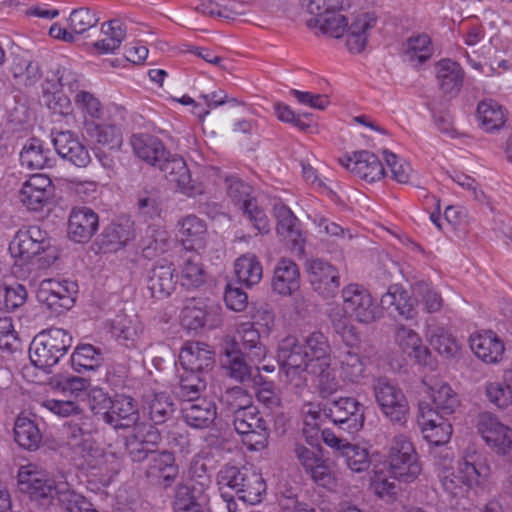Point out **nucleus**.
<instances>
[{
  "label": "nucleus",
  "mask_w": 512,
  "mask_h": 512,
  "mask_svg": "<svg viewBox=\"0 0 512 512\" xmlns=\"http://www.w3.org/2000/svg\"><path fill=\"white\" fill-rule=\"evenodd\" d=\"M490 476V466L480 453L465 452L456 470L443 469L440 481L443 489L453 497L464 495L469 489L482 487Z\"/></svg>",
  "instance_id": "obj_1"
},
{
  "label": "nucleus",
  "mask_w": 512,
  "mask_h": 512,
  "mask_svg": "<svg viewBox=\"0 0 512 512\" xmlns=\"http://www.w3.org/2000/svg\"><path fill=\"white\" fill-rule=\"evenodd\" d=\"M12 255L24 261H35L39 267L52 265L57 259L56 249L48 233L32 225L20 229L9 247Z\"/></svg>",
  "instance_id": "obj_2"
},
{
  "label": "nucleus",
  "mask_w": 512,
  "mask_h": 512,
  "mask_svg": "<svg viewBox=\"0 0 512 512\" xmlns=\"http://www.w3.org/2000/svg\"><path fill=\"white\" fill-rule=\"evenodd\" d=\"M220 490L232 489L238 499L245 503L257 504L266 491L262 475L250 467L224 466L217 474Z\"/></svg>",
  "instance_id": "obj_3"
},
{
  "label": "nucleus",
  "mask_w": 512,
  "mask_h": 512,
  "mask_svg": "<svg viewBox=\"0 0 512 512\" xmlns=\"http://www.w3.org/2000/svg\"><path fill=\"white\" fill-rule=\"evenodd\" d=\"M72 345V336L61 328H49L38 333L30 343L29 358L40 369L56 365Z\"/></svg>",
  "instance_id": "obj_4"
},
{
  "label": "nucleus",
  "mask_w": 512,
  "mask_h": 512,
  "mask_svg": "<svg viewBox=\"0 0 512 512\" xmlns=\"http://www.w3.org/2000/svg\"><path fill=\"white\" fill-rule=\"evenodd\" d=\"M227 197L240 209L260 234L270 231L268 217L253 196V187L235 174L222 176Z\"/></svg>",
  "instance_id": "obj_5"
},
{
  "label": "nucleus",
  "mask_w": 512,
  "mask_h": 512,
  "mask_svg": "<svg viewBox=\"0 0 512 512\" xmlns=\"http://www.w3.org/2000/svg\"><path fill=\"white\" fill-rule=\"evenodd\" d=\"M387 462L388 472L398 482L411 483L418 478L422 471L414 445L403 434L396 435L392 439Z\"/></svg>",
  "instance_id": "obj_6"
},
{
  "label": "nucleus",
  "mask_w": 512,
  "mask_h": 512,
  "mask_svg": "<svg viewBox=\"0 0 512 512\" xmlns=\"http://www.w3.org/2000/svg\"><path fill=\"white\" fill-rule=\"evenodd\" d=\"M277 359L286 377L296 387L305 385L306 379L303 375L305 372L317 373L316 364L310 361L304 346L294 336H287L281 340L278 345Z\"/></svg>",
  "instance_id": "obj_7"
},
{
  "label": "nucleus",
  "mask_w": 512,
  "mask_h": 512,
  "mask_svg": "<svg viewBox=\"0 0 512 512\" xmlns=\"http://www.w3.org/2000/svg\"><path fill=\"white\" fill-rule=\"evenodd\" d=\"M342 299L345 315L359 323L370 324L381 316L372 295L362 285L352 283L345 286Z\"/></svg>",
  "instance_id": "obj_8"
},
{
  "label": "nucleus",
  "mask_w": 512,
  "mask_h": 512,
  "mask_svg": "<svg viewBox=\"0 0 512 512\" xmlns=\"http://www.w3.org/2000/svg\"><path fill=\"white\" fill-rule=\"evenodd\" d=\"M373 391L383 414L391 422L403 425L409 414V406L402 390L387 378L379 377L373 382Z\"/></svg>",
  "instance_id": "obj_9"
},
{
  "label": "nucleus",
  "mask_w": 512,
  "mask_h": 512,
  "mask_svg": "<svg viewBox=\"0 0 512 512\" xmlns=\"http://www.w3.org/2000/svg\"><path fill=\"white\" fill-rule=\"evenodd\" d=\"M323 414L348 433L359 431L364 424L362 405L352 397H341L327 402L323 407Z\"/></svg>",
  "instance_id": "obj_10"
},
{
  "label": "nucleus",
  "mask_w": 512,
  "mask_h": 512,
  "mask_svg": "<svg viewBox=\"0 0 512 512\" xmlns=\"http://www.w3.org/2000/svg\"><path fill=\"white\" fill-rule=\"evenodd\" d=\"M76 285L67 280L44 279L37 290V300L57 314L70 309L75 302Z\"/></svg>",
  "instance_id": "obj_11"
},
{
  "label": "nucleus",
  "mask_w": 512,
  "mask_h": 512,
  "mask_svg": "<svg viewBox=\"0 0 512 512\" xmlns=\"http://www.w3.org/2000/svg\"><path fill=\"white\" fill-rule=\"evenodd\" d=\"M478 430L494 452L512 463V429L501 423L491 414H483L479 418Z\"/></svg>",
  "instance_id": "obj_12"
},
{
  "label": "nucleus",
  "mask_w": 512,
  "mask_h": 512,
  "mask_svg": "<svg viewBox=\"0 0 512 512\" xmlns=\"http://www.w3.org/2000/svg\"><path fill=\"white\" fill-rule=\"evenodd\" d=\"M64 434L70 449L84 458L87 464L92 465L90 458H97L102 455L101 450L95 445L89 419L84 418L78 422H69L64 428Z\"/></svg>",
  "instance_id": "obj_13"
},
{
  "label": "nucleus",
  "mask_w": 512,
  "mask_h": 512,
  "mask_svg": "<svg viewBox=\"0 0 512 512\" xmlns=\"http://www.w3.org/2000/svg\"><path fill=\"white\" fill-rule=\"evenodd\" d=\"M321 437L327 446L339 452L351 471L361 473L370 467L371 461L366 448L349 443L347 440L336 436L330 429L322 430Z\"/></svg>",
  "instance_id": "obj_14"
},
{
  "label": "nucleus",
  "mask_w": 512,
  "mask_h": 512,
  "mask_svg": "<svg viewBox=\"0 0 512 512\" xmlns=\"http://www.w3.org/2000/svg\"><path fill=\"white\" fill-rule=\"evenodd\" d=\"M308 276L315 292L324 298L335 295L340 286V276L337 268L323 259H312L308 262Z\"/></svg>",
  "instance_id": "obj_15"
},
{
  "label": "nucleus",
  "mask_w": 512,
  "mask_h": 512,
  "mask_svg": "<svg viewBox=\"0 0 512 512\" xmlns=\"http://www.w3.org/2000/svg\"><path fill=\"white\" fill-rule=\"evenodd\" d=\"M154 167H157L169 182L175 183L187 196H194L200 192L192 181L190 171L182 157L167 151L165 157L160 158Z\"/></svg>",
  "instance_id": "obj_16"
},
{
  "label": "nucleus",
  "mask_w": 512,
  "mask_h": 512,
  "mask_svg": "<svg viewBox=\"0 0 512 512\" xmlns=\"http://www.w3.org/2000/svg\"><path fill=\"white\" fill-rule=\"evenodd\" d=\"M222 368L226 376L235 382L245 384L254 380L253 367L245 360L239 343L227 338L223 345Z\"/></svg>",
  "instance_id": "obj_17"
},
{
  "label": "nucleus",
  "mask_w": 512,
  "mask_h": 512,
  "mask_svg": "<svg viewBox=\"0 0 512 512\" xmlns=\"http://www.w3.org/2000/svg\"><path fill=\"white\" fill-rule=\"evenodd\" d=\"M394 340L403 353L413 357L420 365L427 366L430 369L435 368V359L429 349L422 345L421 337L416 331L404 324H396Z\"/></svg>",
  "instance_id": "obj_18"
},
{
  "label": "nucleus",
  "mask_w": 512,
  "mask_h": 512,
  "mask_svg": "<svg viewBox=\"0 0 512 512\" xmlns=\"http://www.w3.org/2000/svg\"><path fill=\"white\" fill-rule=\"evenodd\" d=\"M339 162L355 176L370 183L380 180L385 175L383 164L370 151L354 152L353 156L341 158Z\"/></svg>",
  "instance_id": "obj_19"
},
{
  "label": "nucleus",
  "mask_w": 512,
  "mask_h": 512,
  "mask_svg": "<svg viewBox=\"0 0 512 512\" xmlns=\"http://www.w3.org/2000/svg\"><path fill=\"white\" fill-rule=\"evenodd\" d=\"M179 473L174 454L167 450L154 451L150 455L145 476L150 482L161 485L164 488L170 487Z\"/></svg>",
  "instance_id": "obj_20"
},
{
  "label": "nucleus",
  "mask_w": 512,
  "mask_h": 512,
  "mask_svg": "<svg viewBox=\"0 0 512 512\" xmlns=\"http://www.w3.org/2000/svg\"><path fill=\"white\" fill-rule=\"evenodd\" d=\"M52 182L44 174H34L22 185L19 201L32 211H40L52 197Z\"/></svg>",
  "instance_id": "obj_21"
},
{
  "label": "nucleus",
  "mask_w": 512,
  "mask_h": 512,
  "mask_svg": "<svg viewBox=\"0 0 512 512\" xmlns=\"http://www.w3.org/2000/svg\"><path fill=\"white\" fill-rule=\"evenodd\" d=\"M133 238V222L128 218H122L103 230L96 240V245L100 252L113 253L124 248Z\"/></svg>",
  "instance_id": "obj_22"
},
{
  "label": "nucleus",
  "mask_w": 512,
  "mask_h": 512,
  "mask_svg": "<svg viewBox=\"0 0 512 512\" xmlns=\"http://www.w3.org/2000/svg\"><path fill=\"white\" fill-rule=\"evenodd\" d=\"M183 369L206 373L214 365V353L209 346L201 342H187L179 355Z\"/></svg>",
  "instance_id": "obj_23"
},
{
  "label": "nucleus",
  "mask_w": 512,
  "mask_h": 512,
  "mask_svg": "<svg viewBox=\"0 0 512 512\" xmlns=\"http://www.w3.org/2000/svg\"><path fill=\"white\" fill-rule=\"evenodd\" d=\"M469 344L473 353L489 364L500 361L505 349L500 338L491 330L472 334Z\"/></svg>",
  "instance_id": "obj_24"
},
{
  "label": "nucleus",
  "mask_w": 512,
  "mask_h": 512,
  "mask_svg": "<svg viewBox=\"0 0 512 512\" xmlns=\"http://www.w3.org/2000/svg\"><path fill=\"white\" fill-rule=\"evenodd\" d=\"M98 215L88 207H76L69 216L68 233L76 242L88 241L97 231Z\"/></svg>",
  "instance_id": "obj_25"
},
{
  "label": "nucleus",
  "mask_w": 512,
  "mask_h": 512,
  "mask_svg": "<svg viewBox=\"0 0 512 512\" xmlns=\"http://www.w3.org/2000/svg\"><path fill=\"white\" fill-rule=\"evenodd\" d=\"M185 423L196 429L209 427L216 419V405L206 398L185 401L181 408Z\"/></svg>",
  "instance_id": "obj_26"
},
{
  "label": "nucleus",
  "mask_w": 512,
  "mask_h": 512,
  "mask_svg": "<svg viewBox=\"0 0 512 512\" xmlns=\"http://www.w3.org/2000/svg\"><path fill=\"white\" fill-rule=\"evenodd\" d=\"M271 286L282 296L292 295L300 288V272L297 264L288 258H281L274 268Z\"/></svg>",
  "instance_id": "obj_27"
},
{
  "label": "nucleus",
  "mask_w": 512,
  "mask_h": 512,
  "mask_svg": "<svg viewBox=\"0 0 512 512\" xmlns=\"http://www.w3.org/2000/svg\"><path fill=\"white\" fill-rule=\"evenodd\" d=\"M52 142L56 152L63 159L70 161L78 167H84L89 163L90 157L87 149L79 142L72 132H57L54 135Z\"/></svg>",
  "instance_id": "obj_28"
},
{
  "label": "nucleus",
  "mask_w": 512,
  "mask_h": 512,
  "mask_svg": "<svg viewBox=\"0 0 512 512\" xmlns=\"http://www.w3.org/2000/svg\"><path fill=\"white\" fill-rule=\"evenodd\" d=\"M142 410L153 424L162 425L172 419L175 404L168 393L152 392L144 395Z\"/></svg>",
  "instance_id": "obj_29"
},
{
  "label": "nucleus",
  "mask_w": 512,
  "mask_h": 512,
  "mask_svg": "<svg viewBox=\"0 0 512 512\" xmlns=\"http://www.w3.org/2000/svg\"><path fill=\"white\" fill-rule=\"evenodd\" d=\"M423 383L428 387L433 409H435L434 414L449 415L454 412L459 401L456 393L447 383L427 376L424 377Z\"/></svg>",
  "instance_id": "obj_30"
},
{
  "label": "nucleus",
  "mask_w": 512,
  "mask_h": 512,
  "mask_svg": "<svg viewBox=\"0 0 512 512\" xmlns=\"http://www.w3.org/2000/svg\"><path fill=\"white\" fill-rule=\"evenodd\" d=\"M435 73L440 90L450 97L457 96L464 80L461 66L450 59H442L436 63Z\"/></svg>",
  "instance_id": "obj_31"
},
{
  "label": "nucleus",
  "mask_w": 512,
  "mask_h": 512,
  "mask_svg": "<svg viewBox=\"0 0 512 512\" xmlns=\"http://www.w3.org/2000/svg\"><path fill=\"white\" fill-rule=\"evenodd\" d=\"M175 269L172 263L155 265L147 277V288L155 298L168 297L176 287Z\"/></svg>",
  "instance_id": "obj_32"
},
{
  "label": "nucleus",
  "mask_w": 512,
  "mask_h": 512,
  "mask_svg": "<svg viewBox=\"0 0 512 512\" xmlns=\"http://www.w3.org/2000/svg\"><path fill=\"white\" fill-rule=\"evenodd\" d=\"M377 22L373 13L364 12L356 15L349 25L347 32L346 46L352 53H360L367 44L368 31L372 29Z\"/></svg>",
  "instance_id": "obj_33"
},
{
  "label": "nucleus",
  "mask_w": 512,
  "mask_h": 512,
  "mask_svg": "<svg viewBox=\"0 0 512 512\" xmlns=\"http://www.w3.org/2000/svg\"><path fill=\"white\" fill-rule=\"evenodd\" d=\"M19 483L21 490L28 493L32 499L48 498L55 489L54 480L44 471H20Z\"/></svg>",
  "instance_id": "obj_34"
},
{
  "label": "nucleus",
  "mask_w": 512,
  "mask_h": 512,
  "mask_svg": "<svg viewBox=\"0 0 512 512\" xmlns=\"http://www.w3.org/2000/svg\"><path fill=\"white\" fill-rule=\"evenodd\" d=\"M422 433L424 438L435 446L446 444L452 435L451 424L443 418V415L434 414L433 410L422 412Z\"/></svg>",
  "instance_id": "obj_35"
},
{
  "label": "nucleus",
  "mask_w": 512,
  "mask_h": 512,
  "mask_svg": "<svg viewBox=\"0 0 512 512\" xmlns=\"http://www.w3.org/2000/svg\"><path fill=\"white\" fill-rule=\"evenodd\" d=\"M142 323L138 315L121 313L111 323V332L126 347L134 346L142 333Z\"/></svg>",
  "instance_id": "obj_36"
},
{
  "label": "nucleus",
  "mask_w": 512,
  "mask_h": 512,
  "mask_svg": "<svg viewBox=\"0 0 512 512\" xmlns=\"http://www.w3.org/2000/svg\"><path fill=\"white\" fill-rule=\"evenodd\" d=\"M110 416L114 423H108L115 429L129 428L136 424L139 419L138 406L136 401L128 395H116L112 402Z\"/></svg>",
  "instance_id": "obj_37"
},
{
  "label": "nucleus",
  "mask_w": 512,
  "mask_h": 512,
  "mask_svg": "<svg viewBox=\"0 0 512 512\" xmlns=\"http://www.w3.org/2000/svg\"><path fill=\"white\" fill-rule=\"evenodd\" d=\"M130 142L137 157L151 166H155L167 152L161 140L149 134H134Z\"/></svg>",
  "instance_id": "obj_38"
},
{
  "label": "nucleus",
  "mask_w": 512,
  "mask_h": 512,
  "mask_svg": "<svg viewBox=\"0 0 512 512\" xmlns=\"http://www.w3.org/2000/svg\"><path fill=\"white\" fill-rule=\"evenodd\" d=\"M83 130L90 140L103 146L113 148L119 146L122 142L121 130L115 124L87 121L83 122Z\"/></svg>",
  "instance_id": "obj_39"
},
{
  "label": "nucleus",
  "mask_w": 512,
  "mask_h": 512,
  "mask_svg": "<svg viewBox=\"0 0 512 512\" xmlns=\"http://www.w3.org/2000/svg\"><path fill=\"white\" fill-rule=\"evenodd\" d=\"M181 240L188 248L199 249L204 246L207 227L205 222L195 215H188L180 223Z\"/></svg>",
  "instance_id": "obj_40"
},
{
  "label": "nucleus",
  "mask_w": 512,
  "mask_h": 512,
  "mask_svg": "<svg viewBox=\"0 0 512 512\" xmlns=\"http://www.w3.org/2000/svg\"><path fill=\"white\" fill-rule=\"evenodd\" d=\"M180 375L177 395L183 401L199 399V395L206 390L208 374L183 369Z\"/></svg>",
  "instance_id": "obj_41"
},
{
  "label": "nucleus",
  "mask_w": 512,
  "mask_h": 512,
  "mask_svg": "<svg viewBox=\"0 0 512 512\" xmlns=\"http://www.w3.org/2000/svg\"><path fill=\"white\" fill-rule=\"evenodd\" d=\"M103 354L100 349L91 344L78 345L71 355V364L78 373L94 371L103 363Z\"/></svg>",
  "instance_id": "obj_42"
},
{
  "label": "nucleus",
  "mask_w": 512,
  "mask_h": 512,
  "mask_svg": "<svg viewBox=\"0 0 512 512\" xmlns=\"http://www.w3.org/2000/svg\"><path fill=\"white\" fill-rule=\"evenodd\" d=\"M432 53L431 40L427 34L413 35L403 45L404 58L413 65L426 62Z\"/></svg>",
  "instance_id": "obj_43"
},
{
  "label": "nucleus",
  "mask_w": 512,
  "mask_h": 512,
  "mask_svg": "<svg viewBox=\"0 0 512 512\" xmlns=\"http://www.w3.org/2000/svg\"><path fill=\"white\" fill-rule=\"evenodd\" d=\"M21 165L27 169H43L49 166V150L36 138L27 141L20 152Z\"/></svg>",
  "instance_id": "obj_44"
},
{
  "label": "nucleus",
  "mask_w": 512,
  "mask_h": 512,
  "mask_svg": "<svg viewBox=\"0 0 512 512\" xmlns=\"http://www.w3.org/2000/svg\"><path fill=\"white\" fill-rule=\"evenodd\" d=\"M262 265L253 254H245L235 261V274L238 281L247 287L256 285L262 279Z\"/></svg>",
  "instance_id": "obj_45"
},
{
  "label": "nucleus",
  "mask_w": 512,
  "mask_h": 512,
  "mask_svg": "<svg viewBox=\"0 0 512 512\" xmlns=\"http://www.w3.org/2000/svg\"><path fill=\"white\" fill-rule=\"evenodd\" d=\"M337 359L340 373L345 380L357 383L364 377L366 365L358 353L346 349L339 352Z\"/></svg>",
  "instance_id": "obj_46"
},
{
  "label": "nucleus",
  "mask_w": 512,
  "mask_h": 512,
  "mask_svg": "<svg viewBox=\"0 0 512 512\" xmlns=\"http://www.w3.org/2000/svg\"><path fill=\"white\" fill-rule=\"evenodd\" d=\"M101 31L105 37L93 44L94 48L101 53L114 52L120 47L126 36V29L118 20H111L102 24Z\"/></svg>",
  "instance_id": "obj_47"
},
{
  "label": "nucleus",
  "mask_w": 512,
  "mask_h": 512,
  "mask_svg": "<svg viewBox=\"0 0 512 512\" xmlns=\"http://www.w3.org/2000/svg\"><path fill=\"white\" fill-rule=\"evenodd\" d=\"M237 333L241 337L242 345L249 352L252 361H261L266 357V347L261 343L260 333L255 323L244 322L239 324Z\"/></svg>",
  "instance_id": "obj_48"
},
{
  "label": "nucleus",
  "mask_w": 512,
  "mask_h": 512,
  "mask_svg": "<svg viewBox=\"0 0 512 512\" xmlns=\"http://www.w3.org/2000/svg\"><path fill=\"white\" fill-rule=\"evenodd\" d=\"M305 350L310 361L327 365L330 362L331 346L327 336L321 331H313L305 338Z\"/></svg>",
  "instance_id": "obj_49"
},
{
  "label": "nucleus",
  "mask_w": 512,
  "mask_h": 512,
  "mask_svg": "<svg viewBox=\"0 0 512 512\" xmlns=\"http://www.w3.org/2000/svg\"><path fill=\"white\" fill-rule=\"evenodd\" d=\"M478 119L486 131L500 129L506 122V115L501 105L494 100H484L477 106Z\"/></svg>",
  "instance_id": "obj_50"
},
{
  "label": "nucleus",
  "mask_w": 512,
  "mask_h": 512,
  "mask_svg": "<svg viewBox=\"0 0 512 512\" xmlns=\"http://www.w3.org/2000/svg\"><path fill=\"white\" fill-rule=\"evenodd\" d=\"M15 441L24 449L35 450L41 442V434L36 424L27 417H18L14 425Z\"/></svg>",
  "instance_id": "obj_51"
},
{
  "label": "nucleus",
  "mask_w": 512,
  "mask_h": 512,
  "mask_svg": "<svg viewBox=\"0 0 512 512\" xmlns=\"http://www.w3.org/2000/svg\"><path fill=\"white\" fill-rule=\"evenodd\" d=\"M74 103L83 116V122L96 123L103 118L104 107L95 94L85 90L78 91Z\"/></svg>",
  "instance_id": "obj_52"
},
{
  "label": "nucleus",
  "mask_w": 512,
  "mask_h": 512,
  "mask_svg": "<svg viewBox=\"0 0 512 512\" xmlns=\"http://www.w3.org/2000/svg\"><path fill=\"white\" fill-rule=\"evenodd\" d=\"M42 98L44 104L54 113L67 115L71 111V101L59 85L52 84L50 79H46L42 85Z\"/></svg>",
  "instance_id": "obj_53"
},
{
  "label": "nucleus",
  "mask_w": 512,
  "mask_h": 512,
  "mask_svg": "<svg viewBox=\"0 0 512 512\" xmlns=\"http://www.w3.org/2000/svg\"><path fill=\"white\" fill-rule=\"evenodd\" d=\"M10 70L17 83L25 87L34 86L43 76L38 62L22 58L15 60Z\"/></svg>",
  "instance_id": "obj_54"
},
{
  "label": "nucleus",
  "mask_w": 512,
  "mask_h": 512,
  "mask_svg": "<svg viewBox=\"0 0 512 512\" xmlns=\"http://www.w3.org/2000/svg\"><path fill=\"white\" fill-rule=\"evenodd\" d=\"M428 340L434 350L445 358L454 357L459 351L457 340L444 328L428 329Z\"/></svg>",
  "instance_id": "obj_55"
},
{
  "label": "nucleus",
  "mask_w": 512,
  "mask_h": 512,
  "mask_svg": "<svg viewBox=\"0 0 512 512\" xmlns=\"http://www.w3.org/2000/svg\"><path fill=\"white\" fill-rule=\"evenodd\" d=\"M136 208L144 219L159 217L161 213V199L159 191L154 188H145L136 195Z\"/></svg>",
  "instance_id": "obj_56"
},
{
  "label": "nucleus",
  "mask_w": 512,
  "mask_h": 512,
  "mask_svg": "<svg viewBox=\"0 0 512 512\" xmlns=\"http://www.w3.org/2000/svg\"><path fill=\"white\" fill-rule=\"evenodd\" d=\"M266 421L259 415L256 406L250 402L244 408H241L233 414V424L238 434L247 433L252 429L259 428Z\"/></svg>",
  "instance_id": "obj_57"
},
{
  "label": "nucleus",
  "mask_w": 512,
  "mask_h": 512,
  "mask_svg": "<svg viewBox=\"0 0 512 512\" xmlns=\"http://www.w3.org/2000/svg\"><path fill=\"white\" fill-rule=\"evenodd\" d=\"M209 315L205 305L192 301L182 309L181 323L189 330H198L204 327Z\"/></svg>",
  "instance_id": "obj_58"
},
{
  "label": "nucleus",
  "mask_w": 512,
  "mask_h": 512,
  "mask_svg": "<svg viewBox=\"0 0 512 512\" xmlns=\"http://www.w3.org/2000/svg\"><path fill=\"white\" fill-rule=\"evenodd\" d=\"M27 299L26 288L21 284L0 287V310L14 311Z\"/></svg>",
  "instance_id": "obj_59"
},
{
  "label": "nucleus",
  "mask_w": 512,
  "mask_h": 512,
  "mask_svg": "<svg viewBox=\"0 0 512 512\" xmlns=\"http://www.w3.org/2000/svg\"><path fill=\"white\" fill-rule=\"evenodd\" d=\"M98 22L97 14L86 7L74 9L68 18L69 29L75 34H83L95 27Z\"/></svg>",
  "instance_id": "obj_60"
},
{
  "label": "nucleus",
  "mask_w": 512,
  "mask_h": 512,
  "mask_svg": "<svg viewBox=\"0 0 512 512\" xmlns=\"http://www.w3.org/2000/svg\"><path fill=\"white\" fill-rule=\"evenodd\" d=\"M89 407L94 415L101 417L105 423H114L110 416L113 399L102 389H93L88 397Z\"/></svg>",
  "instance_id": "obj_61"
},
{
  "label": "nucleus",
  "mask_w": 512,
  "mask_h": 512,
  "mask_svg": "<svg viewBox=\"0 0 512 512\" xmlns=\"http://www.w3.org/2000/svg\"><path fill=\"white\" fill-rule=\"evenodd\" d=\"M414 291L427 313H436L443 306V299L439 292L421 281L414 285Z\"/></svg>",
  "instance_id": "obj_62"
},
{
  "label": "nucleus",
  "mask_w": 512,
  "mask_h": 512,
  "mask_svg": "<svg viewBox=\"0 0 512 512\" xmlns=\"http://www.w3.org/2000/svg\"><path fill=\"white\" fill-rule=\"evenodd\" d=\"M396 480L397 479H394L388 470L386 472L376 470L374 471L371 487L378 497L390 500L396 496L398 491Z\"/></svg>",
  "instance_id": "obj_63"
},
{
  "label": "nucleus",
  "mask_w": 512,
  "mask_h": 512,
  "mask_svg": "<svg viewBox=\"0 0 512 512\" xmlns=\"http://www.w3.org/2000/svg\"><path fill=\"white\" fill-rule=\"evenodd\" d=\"M337 11L338 10H332L323 17L317 19L321 30L325 34L335 38L341 37L349 28L346 17Z\"/></svg>",
  "instance_id": "obj_64"
}]
</instances>
